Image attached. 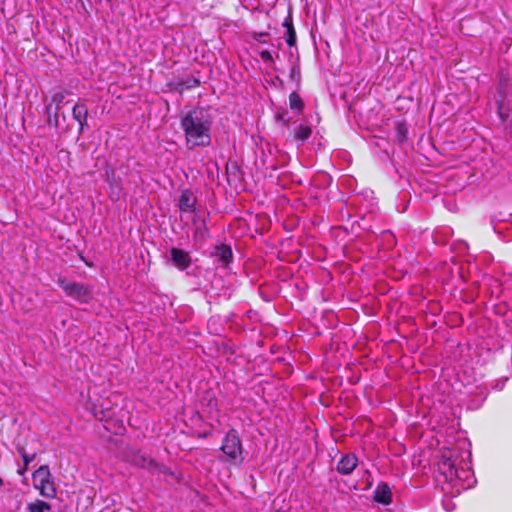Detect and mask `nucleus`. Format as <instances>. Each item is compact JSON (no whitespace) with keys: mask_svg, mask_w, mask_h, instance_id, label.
I'll list each match as a JSON object with an SVG mask.
<instances>
[{"mask_svg":"<svg viewBox=\"0 0 512 512\" xmlns=\"http://www.w3.org/2000/svg\"><path fill=\"white\" fill-rule=\"evenodd\" d=\"M26 470H27V467L24 465V467H23V468H21V469H19V470H18V473H19L20 475H23V474L26 472Z\"/></svg>","mask_w":512,"mask_h":512,"instance_id":"5701e85b","label":"nucleus"},{"mask_svg":"<svg viewBox=\"0 0 512 512\" xmlns=\"http://www.w3.org/2000/svg\"><path fill=\"white\" fill-rule=\"evenodd\" d=\"M50 509H51L50 504H48L42 500H36L27 505V512H45V511H49Z\"/></svg>","mask_w":512,"mask_h":512,"instance_id":"2eb2a0df","label":"nucleus"},{"mask_svg":"<svg viewBox=\"0 0 512 512\" xmlns=\"http://www.w3.org/2000/svg\"><path fill=\"white\" fill-rule=\"evenodd\" d=\"M267 36H268V33H266V32H260V33H258V32H254V33L252 34V38H253L254 40L258 41V42H261V43H265V42H266V39H265V38H266Z\"/></svg>","mask_w":512,"mask_h":512,"instance_id":"6ab92c4d","label":"nucleus"},{"mask_svg":"<svg viewBox=\"0 0 512 512\" xmlns=\"http://www.w3.org/2000/svg\"><path fill=\"white\" fill-rule=\"evenodd\" d=\"M453 456V452L450 450L443 452L438 463V469L440 475L444 477L449 486L443 489L452 494H458L461 491L472 488L476 480L468 463L461 462L459 465H456V460Z\"/></svg>","mask_w":512,"mask_h":512,"instance_id":"f03ea898","label":"nucleus"},{"mask_svg":"<svg viewBox=\"0 0 512 512\" xmlns=\"http://www.w3.org/2000/svg\"><path fill=\"white\" fill-rule=\"evenodd\" d=\"M312 129L308 125L300 124L295 128L294 138L299 145H303L311 136Z\"/></svg>","mask_w":512,"mask_h":512,"instance_id":"ddd939ff","label":"nucleus"},{"mask_svg":"<svg viewBox=\"0 0 512 512\" xmlns=\"http://www.w3.org/2000/svg\"><path fill=\"white\" fill-rule=\"evenodd\" d=\"M283 26L286 27L285 40L289 46H294L296 43V32L290 19H285Z\"/></svg>","mask_w":512,"mask_h":512,"instance_id":"4468645a","label":"nucleus"},{"mask_svg":"<svg viewBox=\"0 0 512 512\" xmlns=\"http://www.w3.org/2000/svg\"><path fill=\"white\" fill-rule=\"evenodd\" d=\"M290 78L294 81H299L300 79V68L298 66H292L290 69Z\"/></svg>","mask_w":512,"mask_h":512,"instance_id":"a211bd4d","label":"nucleus"},{"mask_svg":"<svg viewBox=\"0 0 512 512\" xmlns=\"http://www.w3.org/2000/svg\"><path fill=\"white\" fill-rule=\"evenodd\" d=\"M213 121L203 108H194L182 114L180 127L185 135V144L189 150L207 147L211 144Z\"/></svg>","mask_w":512,"mask_h":512,"instance_id":"f257e3e1","label":"nucleus"},{"mask_svg":"<svg viewBox=\"0 0 512 512\" xmlns=\"http://www.w3.org/2000/svg\"><path fill=\"white\" fill-rule=\"evenodd\" d=\"M21 457L24 461V465L28 467V465L34 460L35 455H30L24 451V449L20 450Z\"/></svg>","mask_w":512,"mask_h":512,"instance_id":"f3484780","label":"nucleus"},{"mask_svg":"<svg viewBox=\"0 0 512 512\" xmlns=\"http://www.w3.org/2000/svg\"><path fill=\"white\" fill-rule=\"evenodd\" d=\"M73 119L79 123V133L84 131V127L87 125L88 119V107L81 102H78L72 110Z\"/></svg>","mask_w":512,"mask_h":512,"instance_id":"9b49d317","label":"nucleus"},{"mask_svg":"<svg viewBox=\"0 0 512 512\" xmlns=\"http://www.w3.org/2000/svg\"><path fill=\"white\" fill-rule=\"evenodd\" d=\"M289 106L292 110L302 111L304 103L298 93L292 92L289 95Z\"/></svg>","mask_w":512,"mask_h":512,"instance_id":"dca6fc26","label":"nucleus"},{"mask_svg":"<svg viewBox=\"0 0 512 512\" xmlns=\"http://www.w3.org/2000/svg\"><path fill=\"white\" fill-rule=\"evenodd\" d=\"M66 94H67V91L65 89H58V90L54 91L51 95V102H50V104L47 105L46 110H47L48 114H51L52 106L55 105L54 112H53L55 119H57L58 113H59L60 109L62 108V103L66 97Z\"/></svg>","mask_w":512,"mask_h":512,"instance_id":"9d476101","label":"nucleus"},{"mask_svg":"<svg viewBox=\"0 0 512 512\" xmlns=\"http://www.w3.org/2000/svg\"><path fill=\"white\" fill-rule=\"evenodd\" d=\"M58 285L68 297L79 303H88L92 297V288L83 283L70 282L64 278H59Z\"/></svg>","mask_w":512,"mask_h":512,"instance_id":"39448f33","label":"nucleus"},{"mask_svg":"<svg viewBox=\"0 0 512 512\" xmlns=\"http://www.w3.org/2000/svg\"><path fill=\"white\" fill-rule=\"evenodd\" d=\"M196 198L193 192L189 189H185L181 192L179 198V209L183 213H191L195 211Z\"/></svg>","mask_w":512,"mask_h":512,"instance_id":"0eeeda50","label":"nucleus"},{"mask_svg":"<svg viewBox=\"0 0 512 512\" xmlns=\"http://www.w3.org/2000/svg\"><path fill=\"white\" fill-rule=\"evenodd\" d=\"M506 381H507V378L497 380L495 382V384L493 385V389L501 391L504 388Z\"/></svg>","mask_w":512,"mask_h":512,"instance_id":"412c9836","label":"nucleus"},{"mask_svg":"<svg viewBox=\"0 0 512 512\" xmlns=\"http://www.w3.org/2000/svg\"><path fill=\"white\" fill-rule=\"evenodd\" d=\"M170 254L171 260L178 269L185 270L190 266L191 258L187 252L178 248H172Z\"/></svg>","mask_w":512,"mask_h":512,"instance_id":"6e6552de","label":"nucleus"},{"mask_svg":"<svg viewBox=\"0 0 512 512\" xmlns=\"http://www.w3.org/2000/svg\"><path fill=\"white\" fill-rule=\"evenodd\" d=\"M260 57L263 61L267 62V61H273V56H272V53L268 50H262L260 51Z\"/></svg>","mask_w":512,"mask_h":512,"instance_id":"aec40b11","label":"nucleus"},{"mask_svg":"<svg viewBox=\"0 0 512 512\" xmlns=\"http://www.w3.org/2000/svg\"><path fill=\"white\" fill-rule=\"evenodd\" d=\"M221 451L234 464H241L244 460L240 437L235 429H231L225 436Z\"/></svg>","mask_w":512,"mask_h":512,"instance_id":"7ed1b4c3","label":"nucleus"},{"mask_svg":"<svg viewBox=\"0 0 512 512\" xmlns=\"http://www.w3.org/2000/svg\"><path fill=\"white\" fill-rule=\"evenodd\" d=\"M109 198L112 200V201H117L119 196L118 194H115L113 191L110 192L109 194Z\"/></svg>","mask_w":512,"mask_h":512,"instance_id":"4be33fe9","label":"nucleus"},{"mask_svg":"<svg viewBox=\"0 0 512 512\" xmlns=\"http://www.w3.org/2000/svg\"><path fill=\"white\" fill-rule=\"evenodd\" d=\"M3 484V480L0 478V486Z\"/></svg>","mask_w":512,"mask_h":512,"instance_id":"b1692460","label":"nucleus"},{"mask_svg":"<svg viewBox=\"0 0 512 512\" xmlns=\"http://www.w3.org/2000/svg\"><path fill=\"white\" fill-rule=\"evenodd\" d=\"M373 498L376 502L388 505L392 502V492L387 483H379L373 493Z\"/></svg>","mask_w":512,"mask_h":512,"instance_id":"1a4fd4ad","label":"nucleus"},{"mask_svg":"<svg viewBox=\"0 0 512 512\" xmlns=\"http://www.w3.org/2000/svg\"><path fill=\"white\" fill-rule=\"evenodd\" d=\"M51 478V472L47 465L40 466L32 475L34 487L46 498L56 496V488Z\"/></svg>","mask_w":512,"mask_h":512,"instance_id":"20e7f679","label":"nucleus"},{"mask_svg":"<svg viewBox=\"0 0 512 512\" xmlns=\"http://www.w3.org/2000/svg\"><path fill=\"white\" fill-rule=\"evenodd\" d=\"M358 466V458L355 454L343 455L336 465V470L341 475H350Z\"/></svg>","mask_w":512,"mask_h":512,"instance_id":"423d86ee","label":"nucleus"},{"mask_svg":"<svg viewBox=\"0 0 512 512\" xmlns=\"http://www.w3.org/2000/svg\"><path fill=\"white\" fill-rule=\"evenodd\" d=\"M215 255L218 258V262L224 267L227 266L231 262L232 257H233L232 250H231L230 246H227V245H220V246L216 247Z\"/></svg>","mask_w":512,"mask_h":512,"instance_id":"f8f14e48","label":"nucleus"}]
</instances>
